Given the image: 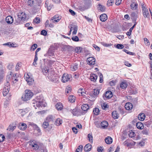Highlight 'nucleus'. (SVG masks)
Returning <instances> with one entry per match:
<instances>
[{"label": "nucleus", "instance_id": "50", "mask_svg": "<svg viewBox=\"0 0 152 152\" xmlns=\"http://www.w3.org/2000/svg\"><path fill=\"white\" fill-rule=\"evenodd\" d=\"M144 42L145 44L147 46H149L150 45V43L148 40L146 38H145L144 39Z\"/></svg>", "mask_w": 152, "mask_h": 152}, {"label": "nucleus", "instance_id": "16", "mask_svg": "<svg viewBox=\"0 0 152 152\" xmlns=\"http://www.w3.org/2000/svg\"><path fill=\"white\" fill-rule=\"evenodd\" d=\"M104 95L106 99H110L113 96L112 93L111 91H108L105 92Z\"/></svg>", "mask_w": 152, "mask_h": 152}, {"label": "nucleus", "instance_id": "35", "mask_svg": "<svg viewBox=\"0 0 152 152\" xmlns=\"http://www.w3.org/2000/svg\"><path fill=\"white\" fill-rule=\"evenodd\" d=\"M100 111L99 109L98 108H95L93 110V113L94 114L97 115H99Z\"/></svg>", "mask_w": 152, "mask_h": 152}, {"label": "nucleus", "instance_id": "33", "mask_svg": "<svg viewBox=\"0 0 152 152\" xmlns=\"http://www.w3.org/2000/svg\"><path fill=\"white\" fill-rule=\"evenodd\" d=\"M53 116L51 115H49L46 118L45 121L49 123V122L53 121Z\"/></svg>", "mask_w": 152, "mask_h": 152}, {"label": "nucleus", "instance_id": "36", "mask_svg": "<svg viewBox=\"0 0 152 152\" xmlns=\"http://www.w3.org/2000/svg\"><path fill=\"white\" fill-rule=\"evenodd\" d=\"M68 100L71 102H73L75 100V97L73 95H70L68 98Z\"/></svg>", "mask_w": 152, "mask_h": 152}, {"label": "nucleus", "instance_id": "46", "mask_svg": "<svg viewBox=\"0 0 152 152\" xmlns=\"http://www.w3.org/2000/svg\"><path fill=\"white\" fill-rule=\"evenodd\" d=\"M151 123L152 121H147L144 122L145 125L147 127L149 126Z\"/></svg>", "mask_w": 152, "mask_h": 152}, {"label": "nucleus", "instance_id": "14", "mask_svg": "<svg viewBox=\"0 0 152 152\" xmlns=\"http://www.w3.org/2000/svg\"><path fill=\"white\" fill-rule=\"evenodd\" d=\"M60 19V17L58 16V15H56L52 18L51 20L52 21V22L53 23H54L55 22H57L59 21Z\"/></svg>", "mask_w": 152, "mask_h": 152}, {"label": "nucleus", "instance_id": "44", "mask_svg": "<svg viewBox=\"0 0 152 152\" xmlns=\"http://www.w3.org/2000/svg\"><path fill=\"white\" fill-rule=\"evenodd\" d=\"M88 137L90 142L92 143L93 141V137L91 134H88Z\"/></svg>", "mask_w": 152, "mask_h": 152}, {"label": "nucleus", "instance_id": "41", "mask_svg": "<svg viewBox=\"0 0 152 152\" xmlns=\"http://www.w3.org/2000/svg\"><path fill=\"white\" fill-rule=\"evenodd\" d=\"M70 111L74 115H77L78 112L76 109H73V110H71Z\"/></svg>", "mask_w": 152, "mask_h": 152}, {"label": "nucleus", "instance_id": "56", "mask_svg": "<svg viewBox=\"0 0 152 152\" xmlns=\"http://www.w3.org/2000/svg\"><path fill=\"white\" fill-rule=\"evenodd\" d=\"M99 10L102 12H104L105 10V7L102 5L99 4Z\"/></svg>", "mask_w": 152, "mask_h": 152}, {"label": "nucleus", "instance_id": "6", "mask_svg": "<svg viewBox=\"0 0 152 152\" xmlns=\"http://www.w3.org/2000/svg\"><path fill=\"white\" fill-rule=\"evenodd\" d=\"M95 59L92 57H89L87 60V64L90 65H94L95 63Z\"/></svg>", "mask_w": 152, "mask_h": 152}, {"label": "nucleus", "instance_id": "27", "mask_svg": "<svg viewBox=\"0 0 152 152\" xmlns=\"http://www.w3.org/2000/svg\"><path fill=\"white\" fill-rule=\"evenodd\" d=\"M136 126L138 129H142L144 128L143 124L140 122H138L136 123Z\"/></svg>", "mask_w": 152, "mask_h": 152}, {"label": "nucleus", "instance_id": "11", "mask_svg": "<svg viewBox=\"0 0 152 152\" xmlns=\"http://www.w3.org/2000/svg\"><path fill=\"white\" fill-rule=\"evenodd\" d=\"M48 74V77L49 79H53V78L55 75V72L53 70L51 69L49 70Z\"/></svg>", "mask_w": 152, "mask_h": 152}, {"label": "nucleus", "instance_id": "63", "mask_svg": "<svg viewBox=\"0 0 152 152\" xmlns=\"http://www.w3.org/2000/svg\"><path fill=\"white\" fill-rule=\"evenodd\" d=\"M5 139V137L2 134H0V142L3 141Z\"/></svg>", "mask_w": 152, "mask_h": 152}, {"label": "nucleus", "instance_id": "15", "mask_svg": "<svg viewBox=\"0 0 152 152\" xmlns=\"http://www.w3.org/2000/svg\"><path fill=\"white\" fill-rule=\"evenodd\" d=\"M30 125L31 126L33 127L35 130L37 131L38 133H40L41 130L36 124L33 123H30Z\"/></svg>", "mask_w": 152, "mask_h": 152}, {"label": "nucleus", "instance_id": "12", "mask_svg": "<svg viewBox=\"0 0 152 152\" xmlns=\"http://www.w3.org/2000/svg\"><path fill=\"white\" fill-rule=\"evenodd\" d=\"M130 6L132 10H138V4L137 3H132Z\"/></svg>", "mask_w": 152, "mask_h": 152}, {"label": "nucleus", "instance_id": "17", "mask_svg": "<svg viewBox=\"0 0 152 152\" xmlns=\"http://www.w3.org/2000/svg\"><path fill=\"white\" fill-rule=\"evenodd\" d=\"M92 145L89 143L87 144L84 147V150L86 152L89 151L91 149Z\"/></svg>", "mask_w": 152, "mask_h": 152}, {"label": "nucleus", "instance_id": "42", "mask_svg": "<svg viewBox=\"0 0 152 152\" xmlns=\"http://www.w3.org/2000/svg\"><path fill=\"white\" fill-rule=\"evenodd\" d=\"M22 19L18 17V18L15 19L14 23L15 25H17L21 23Z\"/></svg>", "mask_w": 152, "mask_h": 152}, {"label": "nucleus", "instance_id": "5", "mask_svg": "<svg viewBox=\"0 0 152 152\" xmlns=\"http://www.w3.org/2000/svg\"><path fill=\"white\" fill-rule=\"evenodd\" d=\"M30 145L33 148V149L37 150L38 148H39L41 146H42L43 144L42 143H39L38 142H33L32 144Z\"/></svg>", "mask_w": 152, "mask_h": 152}, {"label": "nucleus", "instance_id": "2", "mask_svg": "<svg viewBox=\"0 0 152 152\" xmlns=\"http://www.w3.org/2000/svg\"><path fill=\"white\" fill-rule=\"evenodd\" d=\"M33 94L30 90H26L24 94L22 96V100L24 101H26L30 100L33 96Z\"/></svg>", "mask_w": 152, "mask_h": 152}, {"label": "nucleus", "instance_id": "37", "mask_svg": "<svg viewBox=\"0 0 152 152\" xmlns=\"http://www.w3.org/2000/svg\"><path fill=\"white\" fill-rule=\"evenodd\" d=\"M16 128L15 126H12L11 125H10L8 127L7 130H8L9 131H13Z\"/></svg>", "mask_w": 152, "mask_h": 152}, {"label": "nucleus", "instance_id": "19", "mask_svg": "<svg viewBox=\"0 0 152 152\" xmlns=\"http://www.w3.org/2000/svg\"><path fill=\"white\" fill-rule=\"evenodd\" d=\"M56 108L58 110H61L63 109V106L61 102H58L55 105Z\"/></svg>", "mask_w": 152, "mask_h": 152}, {"label": "nucleus", "instance_id": "22", "mask_svg": "<svg viewBox=\"0 0 152 152\" xmlns=\"http://www.w3.org/2000/svg\"><path fill=\"white\" fill-rule=\"evenodd\" d=\"M9 80H11L10 79V78L9 79ZM11 80V81L14 83H16V82L18 81V80L17 78L16 74H15L13 75V77L12 78Z\"/></svg>", "mask_w": 152, "mask_h": 152}, {"label": "nucleus", "instance_id": "9", "mask_svg": "<svg viewBox=\"0 0 152 152\" xmlns=\"http://www.w3.org/2000/svg\"><path fill=\"white\" fill-rule=\"evenodd\" d=\"M18 128L22 130H24L27 128V126L26 124L20 123L18 126Z\"/></svg>", "mask_w": 152, "mask_h": 152}, {"label": "nucleus", "instance_id": "43", "mask_svg": "<svg viewBox=\"0 0 152 152\" xmlns=\"http://www.w3.org/2000/svg\"><path fill=\"white\" fill-rule=\"evenodd\" d=\"M83 146L82 145H80L77 148L75 152H81L83 149Z\"/></svg>", "mask_w": 152, "mask_h": 152}, {"label": "nucleus", "instance_id": "30", "mask_svg": "<svg viewBox=\"0 0 152 152\" xmlns=\"http://www.w3.org/2000/svg\"><path fill=\"white\" fill-rule=\"evenodd\" d=\"M62 123V120L59 118L57 119L55 121V124L57 126H59L61 125Z\"/></svg>", "mask_w": 152, "mask_h": 152}, {"label": "nucleus", "instance_id": "39", "mask_svg": "<svg viewBox=\"0 0 152 152\" xmlns=\"http://www.w3.org/2000/svg\"><path fill=\"white\" fill-rule=\"evenodd\" d=\"M49 126V123L46 121L43 123L42 125V126L44 129H46Z\"/></svg>", "mask_w": 152, "mask_h": 152}, {"label": "nucleus", "instance_id": "51", "mask_svg": "<svg viewBox=\"0 0 152 152\" xmlns=\"http://www.w3.org/2000/svg\"><path fill=\"white\" fill-rule=\"evenodd\" d=\"M145 142L144 141H141L138 143V147H143L145 145Z\"/></svg>", "mask_w": 152, "mask_h": 152}, {"label": "nucleus", "instance_id": "18", "mask_svg": "<svg viewBox=\"0 0 152 152\" xmlns=\"http://www.w3.org/2000/svg\"><path fill=\"white\" fill-rule=\"evenodd\" d=\"M133 107L132 104L130 102L126 103L124 106L126 109L128 110H130L132 109Z\"/></svg>", "mask_w": 152, "mask_h": 152}, {"label": "nucleus", "instance_id": "59", "mask_svg": "<svg viewBox=\"0 0 152 152\" xmlns=\"http://www.w3.org/2000/svg\"><path fill=\"white\" fill-rule=\"evenodd\" d=\"M104 150V148L103 147H98L97 151L98 152H102Z\"/></svg>", "mask_w": 152, "mask_h": 152}, {"label": "nucleus", "instance_id": "21", "mask_svg": "<svg viewBox=\"0 0 152 152\" xmlns=\"http://www.w3.org/2000/svg\"><path fill=\"white\" fill-rule=\"evenodd\" d=\"M131 16L133 21L135 22H136V20L137 18V14L134 12H132L131 15Z\"/></svg>", "mask_w": 152, "mask_h": 152}, {"label": "nucleus", "instance_id": "64", "mask_svg": "<svg viewBox=\"0 0 152 152\" xmlns=\"http://www.w3.org/2000/svg\"><path fill=\"white\" fill-rule=\"evenodd\" d=\"M124 64L125 65L129 66L130 67L132 66V64H130L129 63V62L127 61H125L124 62Z\"/></svg>", "mask_w": 152, "mask_h": 152}, {"label": "nucleus", "instance_id": "45", "mask_svg": "<svg viewBox=\"0 0 152 152\" xmlns=\"http://www.w3.org/2000/svg\"><path fill=\"white\" fill-rule=\"evenodd\" d=\"M42 71L44 75H47L49 72V70L45 67L42 69Z\"/></svg>", "mask_w": 152, "mask_h": 152}, {"label": "nucleus", "instance_id": "28", "mask_svg": "<svg viewBox=\"0 0 152 152\" xmlns=\"http://www.w3.org/2000/svg\"><path fill=\"white\" fill-rule=\"evenodd\" d=\"M78 65L77 63H75L70 67V70L74 71L76 70L78 68Z\"/></svg>", "mask_w": 152, "mask_h": 152}, {"label": "nucleus", "instance_id": "3", "mask_svg": "<svg viewBox=\"0 0 152 152\" xmlns=\"http://www.w3.org/2000/svg\"><path fill=\"white\" fill-rule=\"evenodd\" d=\"M72 77L71 75L64 73L63 74L61 78V80L63 83H66L70 81V79Z\"/></svg>", "mask_w": 152, "mask_h": 152}, {"label": "nucleus", "instance_id": "25", "mask_svg": "<svg viewBox=\"0 0 152 152\" xmlns=\"http://www.w3.org/2000/svg\"><path fill=\"white\" fill-rule=\"evenodd\" d=\"M145 116L144 113L140 114L138 115L139 120L141 121H143L145 119Z\"/></svg>", "mask_w": 152, "mask_h": 152}, {"label": "nucleus", "instance_id": "62", "mask_svg": "<svg viewBox=\"0 0 152 152\" xmlns=\"http://www.w3.org/2000/svg\"><path fill=\"white\" fill-rule=\"evenodd\" d=\"M47 32L46 30H43L41 31V34L44 36H46L47 34Z\"/></svg>", "mask_w": 152, "mask_h": 152}, {"label": "nucleus", "instance_id": "57", "mask_svg": "<svg viewBox=\"0 0 152 152\" xmlns=\"http://www.w3.org/2000/svg\"><path fill=\"white\" fill-rule=\"evenodd\" d=\"M34 21L36 23H38L40 22V19L39 17H36L34 20Z\"/></svg>", "mask_w": 152, "mask_h": 152}, {"label": "nucleus", "instance_id": "8", "mask_svg": "<svg viewBox=\"0 0 152 152\" xmlns=\"http://www.w3.org/2000/svg\"><path fill=\"white\" fill-rule=\"evenodd\" d=\"M18 17L22 19V21L25 20L26 19V15L25 13L23 12H20L18 15Z\"/></svg>", "mask_w": 152, "mask_h": 152}, {"label": "nucleus", "instance_id": "47", "mask_svg": "<svg viewBox=\"0 0 152 152\" xmlns=\"http://www.w3.org/2000/svg\"><path fill=\"white\" fill-rule=\"evenodd\" d=\"M71 88L69 87H67L65 90V93L66 94V95L67 94H69V93L71 92Z\"/></svg>", "mask_w": 152, "mask_h": 152}, {"label": "nucleus", "instance_id": "52", "mask_svg": "<svg viewBox=\"0 0 152 152\" xmlns=\"http://www.w3.org/2000/svg\"><path fill=\"white\" fill-rule=\"evenodd\" d=\"M34 3V1L33 0H28V6L32 7Z\"/></svg>", "mask_w": 152, "mask_h": 152}, {"label": "nucleus", "instance_id": "26", "mask_svg": "<svg viewBox=\"0 0 152 152\" xmlns=\"http://www.w3.org/2000/svg\"><path fill=\"white\" fill-rule=\"evenodd\" d=\"M112 117L114 119L118 118L119 117V114L116 111H113L112 113Z\"/></svg>", "mask_w": 152, "mask_h": 152}, {"label": "nucleus", "instance_id": "40", "mask_svg": "<svg viewBox=\"0 0 152 152\" xmlns=\"http://www.w3.org/2000/svg\"><path fill=\"white\" fill-rule=\"evenodd\" d=\"M74 31H73L72 34L73 35H75L76 33L77 30V27L76 25H74L73 26Z\"/></svg>", "mask_w": 152, "mask_h": 152}, {"label": "nucleus", "instance_id": "29", "mask_svg": "<svg viewBox=\"0 0 152 152\" xmlns=\"http://www.w3.org/2000/svg\"><path fill=\"white\" fill-rule=\"evenodd\" d=\"M108 123L107 121H103L101 123V125L102 128L105 129L107 128L108 126Z\"/></svg>", "mask_w": 152, "mask_h": 152}, {"label": "nucleus", "instance_id": "1", "mask_svg": "<svg viewBox=\"0 0 152 152\" xmlns=\"http://www.w3.org/2000/svg\"><path fill=\"white\" fill-rule=\"evenodd\" d=\"M32 101L33 106L36 109L37 108L35 107L36 105L38 107L45 106V102L43 101V99L40 98L39 96H37L36 99H33Z\"/></svg>", "mask_w": 152, "mask_h": 152}, {"label": "nucleus", "instance_id": "32", "mask_svg": "<svg viewBox=\"0 0 152 152\" xmlns=\"http://www.w3.org/2000/svg\"><path fill=\"white\" fill-rule=\"evenodd\" d=\"M127 86V84L125 82H122L120 84V87L123 89L126 88Z\"/></svg>", "mask_w": 152, "mask_h": 152}, {"label": "nucleus", "instance_id": "48", "mask_svg": "<svg viewBox=\"0 0 152 152\" xmlns=\"http://www.w3.org/2000/svg\"><path fill=\"white\" fill-rule=\"evenodd\" d=\"M72 39L73 41L75 42H77L79 41V39L77 36L72 37Z\"/></svg>", "mask_w": 152, "mask_h": 152}, {"label": "nucleus", "instance_id": "10", "mask_svg": "<svg viewBox=\"0 0 152 152\" xmlns=\"http://www.w3.org/2000/svg\"><path fill=\"white\" fill-rule=\"evenodd\" d=\"M14 19L11 16H8L6 18V21L7 23L8 24H11L13 22Z\"/></svg>", "mask_w": 152, "mask_h": 152}, {"label": "nucleus", "instance_id": "34", "mask_svg": "<svg viewBox=\"0 0 152 152\" xmlns=\"http://www.w3.org/2000/svg\"><path fill=\"white\" fill-rule=\"evenodd\" d=\"M52 6V5H51L50 4H49L48 2L46 1L45 3V7L47 8V10L48 11H49L51 9Z\"/></svg>", "mask_w": 152, "mask_h": 152}, {"label": "nucleus", "instance_id": "4", "mask_svg": "<svg viewBox=\"0 0 152 152\" xmlns=\"http://www.w3.org/2000/svg\"><path fill=\"white\" fill-rule=\"evenodd\" d=\"M25 79L27 82L28 84L29 85H31L34 83V80L31 76L27 74L26 76H25Z\"/></svg>", "mask_w": 152, "mask_h": 152}, {"label": "nucleus", "instance_id": "58", "mask_svg": "<svg viewBox=\"0 0 152 152\" xmlns=\"http://www.w3.org/2000/svg\"><path fill=\"white\" fill-rule=\"evenodd\" d=\"M14 45V44L13 43H11L10 42H8L7 43L3 44V45H7L10 47H13V45Z\"/></svg>", "mask_w": 152, "mask_h": 152}, {"label": "nucleus", "instance_id": "60", "mask_svg": "<svg viewBox=\"0 0 152 152\" xmlns=\"http://www.w3.org/2000/svg\"><path fill=\"white\" fill-rule=\"evenodd\" d=\"M37 44H35L33 45L31 47V49L33 50H34L37 47Z\"/></svg>", "mask_w": 152, "mask_h": 152}, {"label": "nucleus", "instance_id": "54", "mask_svg": "<svg viewBox=\"0 0 152 152\" xmlns=\"http://www.w3.org/2000/svg\"><path fill=\"white\" fill-rule=\"evenodd\" d=\"M116 48L118 49H122L124 48V46L122 44H118L116 45Z\"/></svg>", "mask_w": 152, "mask_h": 152}, {"label": "nucleus", "instance_id": "31", "mask_svg": "<svg viewBox=\"0 0 152 152\" xmlns=\"http://www.w3.org/2000/svg\"><path fill=\"white\" fill-rule=\"evenodd\" d=\"M99 93V91L98 89H95L94 90L93 95L94 97H96Z\"/></svg>", "mask_w": 152, "mask_h": 152}, {"label": "nucleus", "instance_id": "55", "mask_svg": "<svg viewBox=\"0 0 152 152\" xmlns=\"http://www.w3.org/2000/svg\"><path fill=\"white\" fill-rule=\"evenodd\" d=\"M101 107L103 109L105 110L106 108H108L109 106L107 104L103 103L101 104Z\"/></svg>", "mask_w": 152, "mask_h": 152}, {"label": "nucleus", "instance_id": "7", "mask_svg": "<svg viewBox=\"0 0 152 152\" xmlns=\"http://www.w3.org/2000/svg\"><path fill=\"white\" fill-rule=\"evenodd\" d=\"M142 11L143 15L145 18H149L150 15L147 8L144 7L143 9H142Z\"/></svg>", "mask_w": 152, "mask_h": 152}, {"label": "nucleus", "instance_id": "38", "mask_svg": "<svg viewBox=\"0 0 152 152\" xmlns=\"http://www.w3.org/2000/svg\"><path fill=\"white\" fill-rule=\"evenodd\" d=\"M89 108V106L87 104H84L81 107V109L82 110L84 111L87 110Z\"/></svg>", "mask_w": 152, "mask_h": 152}, {"label": "nucleus", "instance_id": "61", "mask_svg": "<svg viewBox=\"0 0 152 152\" xmlns=\"http://www.w3.org/2000/svg\"><path fill=\"white\" fill-rule=\"evenodd\" d=\"M102 44L104 46L106 47H108L112 45V44L110 43L107 44L104 42L102 43Z\"/></svg>", "mask_w": 152, "mask_h": 152}, {"label": "nucleus", "instance_id": "20", "mask_svg": "<svg viewBox=\"0 0 152 152\" xmlns=\"http://www.w3.org/2000/svg\"><path fill=\"white\" fill-rule=\"evenodd\" d=\"M107 19V15L105 14H102L100 17V19L102 22L105 21Z\"/></svg>", "mask_w": 152, "mask_h": 152}, {"label": "nucleus", "instance_id": "49", "mask_svg": "<svg viewBox=\"0 0 152 152\" xmlns=\"http://www.w3.org/2000/svg\"><path fill=\"white\" fill-rule=\"evenodd\" d=\"M129 135V137L132 138L135 136V134L134 132H133L132 131H131L130 132Z\"/></svg>", "mask_w": 152, "mask_h": 152}, {"label": "nucleus", "instance_id": "24", "mask_svg": "<svg viewBox=\"0 0 152 152\" xmlns=\"http://www.w3.org/2000/svg\"><path fill=\"white\" fill-rule=\"evenodd\" d=\"M105 141L107 144H110L113 142L112 139L110 137H108L105 139Z\"/></svg>", "mask_w": 152, "mask_h": 152}, {"label": "nucleus", "instance_id": "23", "mask_svg": "<svg viewBox=\"0 0 152 152\" xmlns=\"http://www.w3.org/2000/svg\"><path fill=\"white\" fill-rule=\"evenodd\" d=\"M97 75L94 74H91L90 77V79L91 81L95 82L97 78Z\"/></svg>", "mask_w": 152, "mask_h": 152}, {"label": "nucleus", "instance_id": "13", "mask_svg": "<svg viewBox=\"0 0 152 152\" xmlns=\"http://www.w3.org/2000/svg\"><path fill=\"white\" fill-rule=\"evenodd\" d=\"M10 87L8 86L4 87L3 89V94L4 96L7 95L9 91Z\"/></svg>", "mask_w": 152, "mask_h": 152}, {"label": "nucleus", "instance_id": "53", "mask_svg": "<svg viewBox=\"0 0 152 152\" xmlns=\"http://www.w3.org/2000/svg\"><path fill=\"white\" fill-rule=\"evenodd\" d=\"M82 50V48L80 47H77L75 49V51L78 53H80Z\"/></svg>", "mask_w": 152, "mask_h": 152}]
</instances>
